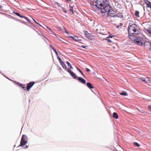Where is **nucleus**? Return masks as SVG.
I'll return each mask as SVG.
<instances>
[{"label": "nucleus", "instance_id": "obj_1", "mask_svg": "<svg viewBox=\"0 0 151 151\" xmlns=\"http://www.w3.org/2000/svg\"><path fill=\"white\" fill-rule=\"evenodd\" d=\"M109 4V0H96L91 4V6L94 11L98 14L101 13L103 16L106 14L112 17L116 16L115 12Z\"/></svg>", "mask_w": 151, "mask_h": 151}, {"label": "nucleus", "instance_id": "obj_2", "mask_svg": "<svg viewBox=\"0 0 151 151\" xmlns=\"http://www.w3.org/2000/svg\"><path fill=\"white\" fill-rule=\"evenodd\" d=\"M139 29L137 26L135 24L129 26L128 32L129 36H132L133 34L138 35L139 34Z\"/></svg>", "mask_w": 151, "mask_h": 151}, {"label": "nucleus", "instance_id": "obj_3", "mask_svg": "<svg viewBox=\"0 0 151 151\" xmlns=\"http://www.w3.org/2000/svg\"><path fill=\"white\" fill-rule=\"evenodd\" d=\"M133 42L136 45L142 46L143 45V39L142 37L138 36L135 37L133 40Z\"/></svg>", "mask_w": 151, "mask_h": 151}, {"label": "nucleus", "instance_id": "obj_4", "mask_svg": "<svg viewBox=\"0 0 151 151\" xmlns=\"http://www.w3.org/2000/svg\"><path fill=\"white\" fill-rule=\"evenodd\" d=\"M27 136L25 135H23L21 139L20 144V145L18 146V147H19L20 146H22L27 143Z\"/></svg>", "mask_w": 151, "mask_h": 151}, {"label": "nucleus", "instance_id": "obj_5", "mask_svg": "<svg viewBox=\"0 0 151 151\" xmlns=\"http://www.w3.org/2000/svg\"><path fill=\"white\" fill-rule=\"evenodd\" d=\"M104 29H103V27L102 25H99L96 29V31L97 33L102 35L104 34Z\"/></svg>", "mask_w": 151, "mask_h": 151}, {"label": "nucleus", "instance_id": "obj_6", "mask_svg": "<svg viewBox=\"0 0 151 151\" xmlns=\"http://www.w3.org/2000/svg\"><path fill=\"white\" fill-rule=\"evenodd\" d=\"M151 43L149 42L146 41L143 42V45L142 46H144V48L146 50L150 49Z\"/></svg>", "mask_w": 151, "mask_h": 151}, {"label": "nucleus", "instance_id": "obj_7", "mask_svg": "<svg viewBox=\"0 0 151 151\" xmlns=\"http://www.w3.org/2000/svg\"><path fill=\"white\" fill-rule=\"evenodd\" d=\"M34 83H35L34 82H31L29 83H28L27 85V90L29 91V90L30 89Z\"/></svg>", "mask_w": 151, "mask_h": 151}, {"label": "nucleus", "instance_id": "obj_8", "mask_svg": "<svg viewBox=\"0 0 151 151\" xmlns=\"http://www.w3.org/2000/svg\"><path fill=\"white\" fill-rule=\"evenodd\" d=\"M78 80L80 82L83 84H84L86 83V81L84 79L81 77H78Z\"/></svg>", "mask_w": 151, "mask_h": 151}, {"label": "nucleus", "instance_id": "obj_9", "mask_svg": "<svg viewBox=\"0 0 151 151\" xmlns=\"http://www.w3.org/2000/svg\"><path fill=\"white\" fill-rule=\"evenodd\" d=\"M69 37L73 39V40H74L76 41H78L80 40V39H79L78 37L76 36H70Z\"/></svg>", "mask_w": 151, "mask_h": 151}, {"label": "nucleus", "instance_id": "obj_10", "mask_svg": "<svg viewBox=\"0 0 151 151\" xmlns=\"http://www.w3.org/2000/svg\"><path fill=\"white\" fill-rule=\"evenodd\" d=\"M144 1L146 4V6L151 8V3L150 2L147 0H144Z\"/></svg>", "mask_w": 151, "mask_h": 151}, {"label": "nucleus", "instance_id": "obj_11", "mask_svg": "<svg viewBox=\"0 0 151 151\" xmlns=\"http://www.w3.org/2000/svg\"><path fill=\"white\" fill-rule=\"evenodd\" d=\"M85 36L88 38L91 39V34L89 33L88 32L86 31L85 34Z\"/></svg>", "mask_w": 151, "mask_h": 151}, {"label": "nucleus", "instance_id": "obj_12", "mask_svg": "<svg viewBox=\"0 0 151 151\" xmlns=\"http://www.w3.org/2000/svg\"><path fill=\"white\" fill-rule=\"evenodd\" d=\"M70 75L74 79H77V76L76 74L75 73H74L73 72H72L71 73H70Z\"/></svg>", "mask_w": 151, "mask_h": 151}, {"label": "nucleus", "instance_id": "obj_13", "mask_svg": "<svg viewBox=\"0 0 151 151\" xmlns=\"http://www.w3.org/2000/svg\"><path fill=\"white\" fill-rule=\"evenodd\" d=\"M86 85L88 88L90 89L93 88V86L92 84L89 82H87L86 83Z\"/></svg>", "mask_w": 151, "mask_h": 151}, {"label": "nucleus", "instance_id": "obj_14", "mask_svg": "<svg viewBox=\"0 0 151 151\" xmlns=\"http://www.w3.org/2000/svg\"><path fill=\"white\" fill-rule=\"evenodd\" d=\"M116 16L118 17L121 18L122 19L123 17V15L122 14V13H117L116 14Z\"/></svg>", "mask_w": 151, "mask_h": 151}, {"label": "nucleus", "instance_id": "obj_15", "mask_svg": "<svg viewBox=\"0 0 151 151\" xmlns=\"http://www.w3.org/2000/svg\"><path fill=\"white\" fill-rule=\"evenodd\" d=\"M113 116L114 118L116 119H117L118 118V114L116 112L113 113Z\"/></svg>", "mask_w": 151, "mask_h": 151}, {"label": "nucleus", "instance_id": "obj_16", "mask_svg": "<svg viewBox=\"0 0 151 151\" xmlns=\"http://www.w3.org/2000/svg\"><path fill=\"white\" fill-rule=\"evenodd\" d=\"M69 10L70 12H72V14H73V6L71 5H69Z\"/></svg>", "mask_w": 151, "mask_h": 151}, {"label": "nucleus", "instance_id": "obj_17", "mask_svg": "<svg viewBox=\"0 0 151 151\" xmlns=\"http://www.w3.org/2000/svg\"><path fill=\"white\" fill-rule=\"evenodd\" d=\"M13 13L14 14H15L17 15L19 17L22 18H23L24 17V16L21 15L18 12H16L14 11L13 12Z\"/></svg>", "mask_w": 151, "mask_h": 151}, {"label": "nucleus", "instance_id": "obj_18", "mask_svg": "<svg viewBox=\"0 0 151 151\" xmlns=\"http://www.w3.org/2000/svg\"><path fill=\"white\" fill-rule=\"evenodd\" d=\"M60 65L62 66L63 68L66 69L67 68V66L65 64V63L63 61L61 63H60Z\"/></svg>", "mask_w": 151, "mask_h": 151}, {"label": "nucleus", "instance_id": "obj_19", "mask_svg": "<svg viewBox=\"0 0 151 151\" xmlns=\"http://www.w3.org/2000/svg\"><path fill=\"white\" fill-rule=\"evenodd\" d=\"M66 63L68 65V67H69L71 69H73V68L72 67V66L71 65L70 63L68 61H66Z\"/></svg>", "mask_w": 151, "mask_h": 151}, {"label": "nucleus", "instance_id": "obj_20", "mask_svg": "<svg viewBox=\"0 0 151 151\" xmlns=\"http://www.w3.org/2000/svg\"><path fill=\"white\" fill-rule=\"evenodd\" d=\"M139 12L138 11H136L135 12V16L138 17H139Z\"/></svg>", "mask_w": 151, "mask_h": 151}, {"label": "nucleus", "instance_id": "obj_21", "mask_svg": "<svg viewBox=\"0 0 151 151\" xmlns=\"http://www.w3.org/2000/svg\"><path fill=\"white\" fill-rule=\"evenodd\" d=\"M137 109L138 110L140 113H147V112L144 110H140L139 109H138V108H137Z\"/></svg>", "mask_w": 151, "mask_h": 151}, {"label": "nucleus", "instance_id": "obj_22", "mask_svg": "<svg viewBox=\"0 0 151 151\" xmlns=\"http://www.w3.org/2000/svg\"><path fill=\"white\" fill-rule=\"evenodd\" d=\"M120 94L121 95H122V96H127V93L126 92H124L120 93Z\"/></svg>", "mask_w": 151, "mask_h": 151}, {"label": "nucleus", "instance_id": "obj_23", "mask_svg": "<svg viewBox=\"0 0 151 151\" xmlns=\"http://www.w3.org/2000/svg\"><path fill=\"white\" fill-rule=\"evenodd\" d=\"M77 69H78V70L79 72H80L82 74L83 77H84L85 76H84V74H83V72L80 69H79L78 68H77Z\"/></svg>", "mask_w": 151, "mask_h": 151}, {"label": "nucleus", "instance_id": "obj_24", "mask_svg": "<svg viewBox=\"0 0 151 151\" xmlns=\"http://www.w3.org/2000/svg\"><path fill=\"white\" fill-rule=\"evenodd\" d=\"M134 145L137 146V147H139L140 146V145L136 142H134Z\"/></svg>", "mask_w": 151, "mask_h": 151}, {"label": "nucleus", "instance_id": "obj_25", "mask_svg": "<svg viewBox=\"0 0 151 151\" xmlns=\"http://www.w3.org/2000/svg\"><path fill=\"white\" fill-rule=\"evenodd\" d=\"M145 79L146 83H147L149 81H150L149 80V78L148 77L145 78Z\"/></svg>", "mask_w": 151, "mask_h": 151}, {"label": "nucleus", "instance_id": "obj_26", "mask_svg": "<svg viewBox=\"0 0 151 151\" xmlns=\"http://www.w3.org/2000/svg\"><path fill=\"white\" fill-rule=\"evenodd\" d=\"M20 86L21 87L23 88H26L25 85L24 84H20Z\"/></svg>", "mask_w": 151, "mask_h": 151}, {"label": "nucleus", "instance_id": "obj_27", "mask_svg": "<svg viewBox=\"0 0 151 151\" xmlns=\"http://www.w3.org/2000/svg\"><path fill=\"white\" fill-rule=\"evenodd\" d=\"M141 80L145 83H146L145 78H140Z\"/></svg>", "mask_w": 151, "mask_h": 151}, {"label": "nucleus", "instance_id": "obj_28", "mask_svg": "<svg viewBox=\"0 0 151 151\" xmlns=\"http://www.w3.org/2000/svg\"><path fill=\"white\" fill-rule=\"evenodd\" d=\"M57 58H58V59L59 60V62L60 63L63 62V61H62V60L61 59V58L59 56H58L57 57Z\"/></svg>", "mask_w": 151, "mask_h": 151}, {"label": "nucleus", "instance_id": "obj_29", "mask_svg": "<svg viewBox=\"0 0 151 151\" xmlns=\"http://www.w3.org/2000/svg\"><path fill=\"white\" fill-rule=\"evenodd\" d=\"M32 19H33V20H34V21L37 24L39 25L41 27H42V26L38 22H37L34 19H33V18H32Z\"/></svg>", "mask_w": 151, "mask_h": 151}, {"label": "nucleus", "instance_id": "obj_30", "mask_svg": "<svg viewBox=\"0 0 151 151\" xmlns=\"http://www.w3.org/2000/svg\"><path fill=\"white\" fill-rule=\"evenodd\" d=\"M82 47H83V48H84L86 49H87L88 47V46H83V45H82L81 46Z\"/></svg>", "mask_w": 151, "mask_h": 151}, {"label": "nucleus", "instance_id": "obj_31", "mask_svg": "<svg viewBox=\"0 0 151 151\" xmlns=\"http://www.w3.org/2000/svg\"><path fill=\"white\" fill-rule=\"evenodd\" d=\"M67 70L68 72L70 74V73H71L72 72L71 71V70H70V69L69 68H68L66 69Z\"/></svg>", "mask_w": 151, "mask_h": 151}, {"label": "nucleus", "instance_id": "obj_32", "mask_svg": "<svg viewBox=\"0 0 151 151\" xmlns=\"http://www.w3.org/2000/svg\"><path fill=\"white\" fill-rule=\"evenodd\" d=\"M63 9V11L65 13H67V11H66V9H65L64 8H63V9Z\"/></svg>", "mask_w": 151, "mask_h": 151}, {"label": "nucleus", "instance_id": "obj_33", "mask_svg": "<svg viewBox=\"0 0 151 151\" xmlns=\"http://www.w3.org/2000/svg\"><path fill=\"white\" fill-rule=\"evenodd\" d=\"M53 51H54V52H55V54H56V55L58 56V52H57V51L55 50V49H54Z\"/></svg>", "mask_w": 151, "mask_h": 151}, {"label": "nucleus", "instance_id": "obj_34", "mask_svg": "<svg viewBox=\"0 0 151 151\" xmlns=\"http://www.w3.org/2000/svg\"><path fill=\"white\" fill-rule=\"evenodd\" d=\"M106 40H107V41L108 42H110V43H111V42H112V41H111V40H109V39H106Z\"/></svg>", "mask_w": 151, "mask_h": 151}, {"label": "nucleus", "instance_id": "obj_35", "mask_svg": "<svg viewBox=\"0 0 151 151\" xmlns=\"http://www.w3.org/2000/svg\"><path fill=\"white\" fill-rule=\"evenodd\" d=\"M86 70L87 72H89L90 71V70L88 68H86Z\"/></svg>", "mask_w": 151, "mask_h": 151}, {"label": "nucleus", "instance_id": "obj_36", "mask_svg": "<svg viewBox=\"0 0 151 151\" xmlns=\"http://www.w3.org/2000/svg\"><path fill=\"white\" fill-rule=\"evenodd\" d=\"M133 24L132 23H129V25L128 26V29L129 28V26H130V25L131 26V25H132Z\"/></svg>", "mask_w": 151, "mask_h": 151}, {"label": "nucleus", "instance_id": "obj_37", "mask_svg": "<svg viewBox=\"0 0 151 151\" xmlns=\"http://www.w3.org/2000/svg\"><path fill=\"white\" fill-rule=\"evenodd\" d=\"M148 109L151 111V105H149L148 106Z\"/></svg>", "mask_w": 151, "mask_h": 151}, {"label": "nucleus", "instance_id": "obj_38", "mask_svg": "<svg viewBox=\"0 0 151 151\" xmlns=\"http://www.w3.org/2000/svg\"><path fill=\"white\" fill-rule=\"evenodd\" d=\"M23 18H25L27 21H28V19H29L28 18H27L25 17H24H24Z\"/></svg>", "mask_w": 151, "mask_h": 151}, {"label": "nucleus", "instance_id": "obj_39", "mask_svg": "<svg viewBox=\"0 0 151 151\" xmlns=\"http://www.w3.org/2000/svg\"><path fill=\"white\" fill-rule=\"evenodd\" d=\"M50 48H51L53 50H54V49H55L52 46V45H50Z\"/></svg>", "mask_w": 151, "mask_h": 151}, {"label": "nucleus", "instance_id": "obj_40", "mask_svg": "<svg viewBox=\"0 0 151 151\" xmlns=\"http://www.w3.org/2000/svg\"><path fill=\"white\" fill-rule=\"evenodd\" d=\"M120 25H118L116 26L117 28H119V27Z\"/></svg>", "mask_w": 151, "mask_h": 151}, {"label": "nucleus", "instance_id": "obj_41", "mask_svg": "<svg viewBox=\"0 0 151 151\" xmlns=\"http://www.w3.org/2000/svg\"><path fill=\"white\" fill-rule=\"evenodd\" d=\"M120 24V26L123 25V24L122 23H121Z\"/></svg>", "mask_w": 151, "mask_h": 151}, {"label": "nucleus", "instance_id": "obj_42", "mask_svg": "<svg viewBox=\"0 0 151 151\" xmlns=\"http://www.w3.org/2000/svg\"><path fill=\"white\" fill-rule=\"evenodd\" d=\"M112 36H109L108 37L109 38H112Z\"/></svg>", "mask_w": 151, "mask_h": 151}, {"label": "nucleus", "instance_id": "obj_43", "mask_svg": "<svg viewBox=\"0 0 151 151\" xmlns=\"http://www.w3.org/2000/svg\"><path fill=\"white\" fill-rule=\"evenodd\" d=\"M28 147L26 145L25 147H24V148H27Z\"/></svg>", "mask_w": 151, "mask_h": 151}, {"label": "nucleus", "instance_id": "obj_44", "mask_svg": "<svg viewBox=\"0 0 151 151\" xmlns=\"http://www.w3.org/2000/svg\"><path fill=\"white\" fill-rule=\"evenodd\" d=\"M65 32L66 33H67V34H68V32H66V31H65Z\"/></svg>", "mask_w": 151, "mask_h": 151}, {"label": "nucleus", "instance_id": "obj_45", "mask_svg": "<svg viewBox=\"0 0 151 151\" xmlns=\"http://www.w3.org/2000/svg\"><path fill=\"white\" fill-rule=\"evenodd\" d=\"M15 82L17 84H19L18 83V82Z\"/></svg>", "mask_w": 151, "mask_h": 151}, {"label": "nucleus", "instance_id": "obj_46", "mask_svg": "<svg viewBox=\"0 0 151 151\" xmlns=\"http://www.w3.org/2000/svg\"><path fill=\"white\" fill-rule=\"evenodd\" d=\"M67 1H70V0H66Z\"/></svg>", "mask_w": 151, "mask_h": 151}, {"label": "nucleus", "instance_id": "obj_47", "mask_svg": "<svg viewBox=\"0 0 151 151\" xmlns=\"http://www.w3.org/2000/svg\"><path fill=\"white\" fill-rule=\"evenodd\" d=\"M28 21L29 22H30V21L29 20V19H28Z\"/></svg>", "mask_w": 151, "mask_h": 151}]
</instances>
